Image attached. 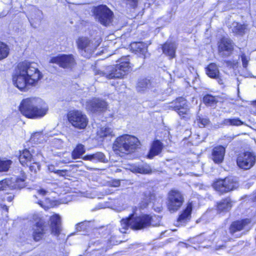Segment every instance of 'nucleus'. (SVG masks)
Wrapping results in <instances>:
<instances>
[{
    "instance_id": "obj_1",
    "label": "nucleus",
    "mask_w": 256,
    "mask_h": 256,
    "mask_svg": "<svg viewBox=\"0 0 256 256\" xmlns=\"http://www.w3.org/2000/svg\"><path fill=\"white\" fill-rule=\"evenodd\" d=\"M42 74L35 63L24 62L18 64L12 76L14 84L21 90L36 86Z\"/></svg>"
},
{
    "instance_id": "obj_2",
    "label": "nucleus",
    "mask_w": 256,
    "mask_h": 256,
    "mask_svg": "<svg viewBox=\"0 0 256 256\" xmlns=\"http://www.w3.org/2000/svg\"><path fill=\"white\" fill-rule=\"evenodd\" d=\"M152 218L149 215L144 214L137 216L134 214H131L126 218L120 220L121 227L118 230L112 228L110 232V237L108 238V242L110 245H116L122 242L117 236L118 232L126 233L129 228L134 230H142L150 226L151 224Z\"/></svg>"
},
{
    "instance_id": "obj_3",
    "label": "nucleus",
    "mask_w": 256,
    "mask_h": 256,
    "mask_svg": "<svg viewBox=\"0 0 256 256\" xmlns=\"http://www.w3.org/2000/svg\"><path fill=\"white\" fill-rule=\"evenodd\" d=\"M22 114L30 118H39L48 112L47 104L40 98H28L24 99L19 106Z\"/></svg>"
},
{
    "instance_id": "obj_4",
    "label": "nucleus",
    "mask_w": 256,
    "mask_h": 256,
    "mask_svg": "<svg viewBox=\"0 0 256 256\" xmlns=\"http://www.w3.org/2000/svg\"><path fill=\"white\" fill-rule=\"evenodd\" d=\"M129 60L128 56L122 58L118 61V64L106 66L102 70H96L95 74L108 79L122 78L130 70Z\"/></svg>"
},
{
    "instance_id": "obj_5",
    "label": "nucleus",
    "mask_w": 256,
    "mask_h": 256,
    "mask_svg": "<svg viewBox=\"0 0 256 256\" xmlns=\"http://www.w3.org/2000/svg\"><path fill=\"white\" fill-rule=\"evenodd\" d=\"M139 144L140 142L136 137L125 134L116 139L112 148L116 154L123 156L124 154L134 152Z\"/></svg>"
},
{
    "instance_id": "obj_6",
    "label": "nucleus",
    "mask_w": 256,
    "mask_h": 256,
    "mask_svg": "<svg viewBox=\"0 0 256 256\" xmlns=\"http://www.w3.org/2000/svg\"><path fill=\"white\" fill-rule=\"evenodd\" d=\"M92 11L94 18L101 24L108 26L112 23L114 13L106 5L94 6Z\"/></svg>"
},
{
    "instance_id": "obj_7",
    "label": "nucleus",
    "mask_w": 256,
    "mask_h": 256,
    "mask_svg": "<svg viewBox=\"0 0 256 256\" xmlns=\"http://www.w3.org/2000/svg\"><path fill=\"white\" fill-rule=\"evenodd\" d=\"M76 44L80 54L84 57L90 58L100 42L86 37H80L76 40Z\"/></svg>"
},
{
    "instance_id": "obj_8",
    "label": "nucleus",
    "mask_w": 256,
    "mask_h": 256,
    "mask_svg": "<svg viewBox=\"0 0 256 256\" xmlns=\"http://www.w3.org/2000/svg\"><path fill=\"white\" fill-rule=\"evenodd\" d=\"M68 119L73 126L78 129L84 128L88 123L86 116L79 110L70 111L68 114Z\"/></svg>"
},
{
    "instance_id": "obj_9",
    "label": "nucleus",
    "mask_w": 256,
    "mask_h": 256,
    "mask_svg": "<svg viewBox=\"0 0 256 256\" xmlns=\"http://www.w3.org/2000/svg\"><path fill=\"white\" fill-rule=\"evenodd\" d=\"M256 162V155L253 152H245L240 154L236 158L238 166L244 170L252 168Z\"/></svg>"
},
{
    "instance_id": "obj_10",
    "label": "nucleus",
    "mask_w": 256,
    "mask_h": 256,
    "mask_svg": "<svg viewBox=\"0 0 256 256\" xmlns=\"http://www.w3.org/2000/svg\"><path fill=\"white\" fill-rule=\"evenodd\" d=\"M50 63L58 64L64 68L72 69L76 64L75 56L72 54H60L52 57L50 60Z\"/></svg>"
},
{
    "instance_id": "obj_11",
    "label": "nucleus",
    "mask_w": 256,
    "mask_h": 256,
    "mask_svg": "<svg viewBox=\"0 0 256 256\" xmlns=\"http://www.w3.org/2000/svg\"><path fill=\"white\" fill-rule=\"evenodd\" d=\"M182 194L176 190H172L168 194L167 206L171 212H176L184 202Z\"/></svg>"
},
{
    "instance_id": "obj_12",
    "label": "nucleus",
    "mask_w": 256,
    "mask_h": 256,
    "mask_svg": "<svg viewBox=\"0 0 256 256\" xmlns=\"http://www.w3.org/2000/svg\"><path fill=\"white\" fill-rule=\"evenodd\" d=\"M174 110L176 111L182 119L185 120H189L191 116L190 108L186 100L183 98H176L174 105L172 106Z\"/></svg>"
},
{
    "instance_id": "obj_13",
    "label": "nucleus",
    "mask_w": 256,
    "mask_h": 256,
    "mask_svg": "<svg viewBox=\"0 0 256 256\" xmlns=\"http://www.w3.org/2000/svg\"><path fill=\"white\" fill-rule=\"evenodd\" d=\"M238 186V182L232 178H226L224 180H220L214 184L216 190L221 193L230 192L236 189Z\"/></svg>"
},
{
    "instance_id": "obj_14",
    "label": "nucleus",
    "mask_w": 256,
    "mask_h": 256,
    "mask_svg": "<svg viewBox=\"0 0 256 256\" xmlns=\"http://www.w3.org/2000/svg\"><path fill=\"white\" fill-rule=\"evenodd\" d=\"M234 50L232 40L228 38H222L218 43V50L219 54L222 57L230 56Z\"/></svg>"
},
{
    "instance_id": "obj_15",
    "label": "nucleus",
    "mask_w": 256,
    "mask_h": 256,
    "mask_svg": "<svg viewBox=\"0 0 256 256\" xmlns=\"http://www.w3.org/2000/svg\"><path fill=\"white\" fill-rule=\"evenodd\" d=\"M49 226L44 220L40 218L33 228V237L35 241H39L48 230Z\"/></svg>"
},
{
    "instance_id": "obj_16",
    "label": "nucleus",
    "mask_w": 256,
    "mask_h": 256,
    "mask_svg": "<svg viewBox=\"0 0 256 256\" xmlns=\"http://www.w3.org/2000/svg\"><path fill=\"white\" fill-rule=\"evenodd\" d=\"M106 102L102 100L94 98L87 102L86 108L92 112L104 111L106 108Z\"/></svg>"
},
{
    "instance_id": "obj_17",
    "label": "nucleus",
    "mask_w": 256,
    "mask_h": 256,
    "mask_svg": "<svg viewBox=\"0 0 256 256\" xmlns=\"http://www.w3.org/2000/svg\"><path fill=\"white\" fill-rule=\"evenodd\" d=\"M226 149L222 146H218L213 148L211 154V159L216 164H221L224 159Z\"/></svg>"
},
{
    "instance_id": "obj_18",
    "label": "nucleus",
    "mask_w": 256,
    "mask_h": 256,
    "mask_svg": "<svg viewBox=\"0 0 256 256\" xmlns=\"http://www.w3.org/2000/svg\"><path fill=\"white\" fill-rule=\"evenodd\" d=\"M251 222L250 219L246 218L232 222L230 227V232L234 234L236 232L240 231L248 226Z\"/></svg>"
},
{
    "instance_id": "obj_19",
    "label": "nucleus",
    "mask_w": 256,
    "mask_h": 256,
    "mask_svg": "<svg viewBox=\"0 0 256 256\" xmlns=\"http://www.w3.org/2000/svg\"><path fill=\"white\" fill-rule=\"evenodd\" d=\"M51 233L58 236L61 231V220L59 215L54 214L50 218Z\"/></svg>"
},
{
    "instance_id": "obj_20",
    "label": "nucleus",
    "mask_w": 256,
    "mask_h": 256,
    "mask_svg": "<svg viewBox=\"0 0 256 256\" xmlns=\"http://www.w3.org/2000/svg\"><path fill=\"white\" fill-rule=\"evenodd\" d=\"M192 210V202L188 204L186 208L182 212L178 218V222L183 225L190 221L191 218V214Z\"/></svg>"
},
{
    "instance_id": "obj_21",
    "label": "nucleus",
    "mask_w": 256,
    "mask_h": 256,
    "mask_svg": "<svg viewBox=\"0 0 256 256\" xmlns=\"http://www.w3.org/2000/svg\"><path fill=\"white\" fill-rule=\"evenodd\" d=\"M177 48V44L174 42H166L162 46V51L170 59L176 56V51Z\"/></svg>"
},
{
    "instance_id": "obj_22",
    "label": "nucleus",
    "mask_w": 256,
    "mask_h": 256,
    "mask_svg": "<svg viewBox=\"0 0 256 256\" xmlns=\"http://www.w3.org/2000/svg\"><path fill=\"white\" fill-rule=\"evenodd\" d=\"M82 159L94 162H100L106 163L108 162L105 155L102 152H97L92 154H87L84 156Z\"/></svg>"
},
{
    "instance_id": "obj_23",
    "label": "nucleus",
    "mask_w": 256,
    "mask_h": 256,
    "mask_svg": "<svg viewBox=\"0 0 256 256\" xmlns=\"http://www.w3.org/2000/svg\"><path fill=\"white\" fill-rule=\"evenodd\" d=\"M19 160L22 166H29V164L31 162L34 161L32 154L29 150L26 149L24 150L22 152H20Z\"/></svg>"
},
{
    "instance_id": "obj_24",
    "label": "nucleus",
    "mask_w": 256,
    "mask_h": 256,
    "mask_svg": "<svg viewBox=\"0 0 256 256\" xmlns=\"http://www.w3.org/2000/svg\"><path fill=\"white\" fill-rule=\"evenodd\" d=\"M232 206V201L230 198H226L217 203V209L220 212H227Z\"/></svg>"
},
{
    "instance_id": "obj_25",
    "label": "nucleus",
    "mask_w": 256,
    "mask_h": 256,
    "mask_svg": "<svg viewBox=\"0 0 256 256\" xmlns=\"http://www.w3.org/2000/svg\"><path fill=\"white\" fill-rule=\"evenodd\" d=\"M130 170L133 172L142 174H148L152 172L150 166L146 164L131 166Z\"/></svg>"
},
{
    "instance_id": "obj_26",
    "label": "nucleus",
    "mask_w": 256,
    "mask_h": 256,
    "mask_svg": "<svg viewBox=\"0 0 256 256\" xmlns=\"http://www.w3.org/2000/svg\"><path fill=\"white\" fill-rule=\"evenodd\" d=\"M162 148V144L161 142L158 140L154 141L148 154V158H152L154 156L158 155L161 152Z\"/></svg>"
},
{
    "instance_id": "obj_27",
    "label": "nucleus",
    "mask_w": 256,
    "mask_h": 256,
    "mask_svg": "<svg viewBox=\"0 0 256 256\" xmlns=\"http://www.w3.org/2000/svg\"><path fill=\"white\" fill-rule=\"evenodd\" d=\"M248 30V25L246 24H241L237 22H234L232 24V32L240 36L244 35Z\"/></svg>"
},
{
    "instance_id": "obj_28",
    "label": "nucleus",
    "mask_w": 256,
    "mask_h": 256,
    "mask_svg": "<svg viewBox=\"0 0 256 256\" xmlns=\"http://www.w3.org/2000/svg\"><path fill=\"white\" fill-rule=\"evenodd\" d=\"M132 48L136 52L144 56V58H146L147 46L145 44L142 42H134L132 44Z\"/></svg>"
},
{
    "instance_id": "obj_29",
    "label": "nucleus",
    "mask_w": 256,
    "mask_h": 256,
    "mask_svg": "<svg viewBox=\"0 0 256 256\" xmlns=\"http://www.w3.org/2000/svg\"><path fill=\"white\" fill-rule=\"evenodd\" d=\"M206 73L211 78H218L220 72L218 66L215 64L212 63L206 68Z\"/></svg>"
},
{
    "instance_id": "obj_30",
    "label": "nucleus",
    "mask_w": 256,
    "mask_h": 256,
    "mask_svg": "<svg viewBox=\"0 0 256 256\" xmlns=\"http://www.w3.org/2000/svg\"><path fill=\"white\" fill-rule=\"evenodd\" d=\"M151 87V82L150 80L142 78L138 80L136 90L139 92H144Z\"/></svg>"
},
{
    "instance_id": "obj_31",
    "label": "nucleus",
    "mask_w": 256,
    "mask_h": 256,
    "mask_svg": "<svg viewBox=\"0 0 256 256\" xmlns=\"http://www.w3.org/2000/svg\"><path fill=\"white\" fill-rule=\"evenodd\" d=\"M86 152L84 146L82 144H78L72 153V156L73 159L79 158Z\"/></svg>"
},
{
    "instance_id": "obj_32",
    "label": "nucleus",
    "mask_w": 256,
    "mask_h": 256,
    "mask_svg": "<svg viewBox=\"0 0 256 256\" xmlns=\"http://www.w3.org/2000/svg\"><path fill=\"white\" fill-rule=\"evenodd\" d=\"M218 102L217 98L211 94H207L203 98V102L208 106L214 107Z\"/></svg>"
},
{
    "instance_id": "obj_33",
    "label": "nucleus",
    "mask_w": 256,
    "mask_h": 256,
    "mask_svg": "<svg viewBox=\"0 0 256 256\" xmlns=\"http://www.w3.org/2000/svg\"><path fill=\"white\" fill-rule=\"evenodd\" d=\"M222 124L226 126H240L244 124V122L239 118H225Z\"/></svg>"
},
{
    "instance_id": "obj_34",
    "label": "nucleus",
    "mask_w": 256,
    "mask_h": 256,
    "mask_svg": "<svg viewBox=\"0 0 256 256\" xmlns=\"http://www.w3.org/2000/svg\"><path fill=\"white\" fill-rule=\"evenodd\" d=\"M15 188V184H13L10 179L6 178L0 182V190H6Z\"/></svg>"
},
{
    "instance_id": "obj_35",
    "label": "nucleus",
    "mask_w": 256,
    "mask_h": 256,
    "mask_svg": "<svg viewBox=\"0 0 256 256\" xmlns=\"http://www.w3.org/2000/svg\"><path fill=\"white\" fill-rule=\"evenodd\" d=\"M98 134L101 138L112 136H114L112 130L108 127H102L98 132Z\"/></svg>"
},
{
    "instance_id": "obj_36",
    "label": "nucleus",
    "mask_w": 256,
    "mask_h": 256,
    "mask_svg": "<svg viewBox=\"0 0 256 256\" xmlns=\"http://www.w3.org/2000/svg\"><path fill=\"white\" fill-rule=\"evenodd\" d=\"M9 54V48L4 43L0 42V60L6 58Z\"/></svg>"
},
{
    "instance_id": "obj_37",
    "label": "nucleus",
    "mask_w": 256,
    "mask_h": 256,
    "mask_svg": "<svg viewBox=\"0 0 256 256\" xmlns=\"http://www.w3.org/2000/svg\"><path fill=\"white\" fill-rule=\"evenodd\" d=\"M142 202L140 203V207L142 208H146L150 202L151 196L150 192H145L142 194Z\"/></svg>"
},
{
    "instance_id": "obj_38",
    "label": "nucleus",
    "mask_w": 256,
    "mask_h": 256,
    "mask_svg": "<svg viewBox=\"0 0 256 256\" xmlns=\"http://www.w3.org/2000/svg\"><path fill=\"white\" fill-rule=\"evenodd\" d=\"M12 164V162L10 160H0V172L8 171Z\"/></svg>"
},
{
    "instance_id": "obj_39",
    "label": "nucleus",
    "mask_w": 256,
    "mask_h": 256,
    "mask_svg": "<svg viewBox=\"0 0 256 256\" xmlns=\"http://www.w3.org/2000/svg\"><path fill=\"white\" fill-rule=\"evenodd\" d=\"M48 170L49 172H54L58 175L61 176H66L67 170H56L55 168V166L54 165H50L48 166Z\"/></svg>"
},
{
    "instance_id": "obj_40",
    "label": "nucleus",
    "mask_w": 256,
    "mask_h": 256,
    "mask_svg": "<svg viewBox=\"0 0 256 256\" xmlns=\"http://www.w3.org/2000/svg\"><path fill=\"white\" fill-rule=\"evenodd\" d=\"M90 222L84 221L78 224L76 228L78 232L84 231L90 228Z\"/></svg>"
},
{
    "instance_id": "obj_41",
    "label": "nucleus",
    "mask_w": 256,
    "mask_h": 256,
    "mask_svg": "<svg viewBox=\"0 0 256 256\" xmlns=\"http://www.w3.org/2000/svg\"><path fill=\"white\" fill-rule=\"evenodd\" d=\"M196 120L198 121V125L200 128L205 127L210 123V120L208 118L198 116Z\"/></svg>"
},
{
    "instance_id": "obj_42",
    "label": "nucleus",
    "mask_w": 256,
    "mask_h": 256,
    "mask_svg": "<svg viewBox=\"0 0 256 256\" xmlns=\"http://www.w3.org/2000/svg\"><path fill=\"white\" fill-rule=\"evenodd\" d=\"M240 52L242 66L246 68L248 66L250 58L246 56L244 52L241 50V48H240Z\"/></svg>"
},
{
    "instance_id": "obj_43",
    "label": "nucleus",
    "mask_w": 256,
    "mask_h": 256,
    "mask_svg": "<svg viewBox=\"0 0 256 256\" xmlns=\"http://www.w3.org/2000/svg\"><path fill=\"white\" fill-rule=\"evenodd\" d=\"M32 162V163L31 162L30 164H29V168L31 172H33L36 173L38 170H40V166L39 163L36 162L34 161Z\"/></svg>"
},
{
    "instance_id": "obj_44",
    "label": "nucleus",
    "mask_w": 256,
    "mask_h": 256,
    "mask_svg": "<svg viewBox=\"0 0 256 256\" xmlns=\"http://www.w3.org/2000/svg\"><path fill=\"white\" fill-rule=\"evenodd\" d=\"M108 185L111 187H118L120 184L119 180H112L107 182Z\"/></svg>"
},
{
    "instance_id": "obj_45",
    "label": "nucleus",
    "mask_w": 256,
    "mask_h": 256,
    "mask_svg": "<svg viewBox=\"0 0 256 256\" xmlns=\"http://www.w3.org/2000/svg\"><path fill=\"white\" fill-rule=\"evenodd\" d=\"M124 2L130 7L135 8L138 6V0H124Z\"/></svg>"
},
{
    "instance_id": "obj_46",
    "label": "nucleus",
    "mask_w": 256,
    "mask_h": 256,
    "mask_svg": "<svg viewBox=\"0 0 256 256\" xmlns=\"http://www.w3.org/2000/svg\"><path fill=\"white\" fill-rule=\"evenodd\" d=\"M36 14H38V18H37V21L38 22H40V21H41V20L42 18V17L40 16V14H42V11H40V10H37L36 11Z\"/></svg>"
},
{
    "instance_id": "obj_47",
    "label": "nucleus",
    "mask_w": 256,
    "mask_h": 256,
    "mask_svg": "<svg viewBox=\"0 0 256 256\" xmlns=\"http://www.w3.org/2000/svg\"><path fill=\"white\" fill-rule=\"evenodd\" d=\"M38 192L40 194L44 196L46 194L47 192L44 189H40L38 190Z\"/></svg>"
},
{
    "instance_id": "obj_48",
    "label": "nucleus",
    "mask_w": 256,
    "mask_h": 256,
    "mask_svg": "<svg viewBox=\"0 0 256 256\" xmlns=\"http://www.w3.org/2000/svg\"><path fill=\"white\" fill-rule=\"evenodd\" d=\"M250 198L252 199V200L253 202H256V192L254 193L252 196V197Z\"/></svg>"
},
{
    "instance_id": "obj_49",
    "label": "nucleus",
    "mask_w": 256,
    "mask_h": 256,
    "mask_svg": "<svg viewBox=\"0 0 256 256\" xmlns=\"http://www.w3.org/2000/svg\"><path fill=\"white\" fill-rule=\"evenodd\" d=\"M32 20H29V21H30V24H31V26H32V27H34V28H36V24H35L34 22L32 21Z\"/></svg>"
},
{
    "instance_id": "obj_50",
    "label": "nucleus",
    "mask_w": 256,
    "mask_h": 256,
    "mask_svg": "<svg viewBox=\"0 0 256 256\" xmlns=\"http://www.w3.org/2000/svg\"><path fill=\"white\" fill-rule=\"evenodd\" d=\"M40 134H41L40 132H36L32 136L31 138L32 140L34 139L36 136H40Z\"/></svg>"
},
{
    "instance_id": "obj_51",
    "label": "nucleus",
    "mask_w": 256,
    "mask_h": 256,
    "mask_svg": "<svg viewBox=\"0 0 256 256\" xmlns=\"http://www.w3.org/2000/svg\"><path fill=\"white\" fill-rule=\"evenodd\" d=\"M2 208L6 212L8 210V207L6 205H2Z\"/></svg>"
},
{
    "instance_id": "obj_52",
    "label": "nucleus",
    "mask_w": 256,
    "mask_h": 256,
    "mask_svg": "<svg viewBox=\"0 0 256 256\" xmlns=\"http://www.w3.org/2000/svg\"><path fill=\"white\" fill-rule=\"evenodd\" d=\"M226 65L229 66L232 64V62L230 61H226Z\"/></svg>"
},
{
    "instance_id": "obj_53",
    "label": "nucleus",
    "mask_w": 256,
    "mask_h": 256,
    "mask_svg": "<svg viewBox=\"0 0 256 256\" xmlns=\"http://www.w3.org/2000/svg\"><path fill=\"white\" fill-rule=\"evenodd\" d=\"M38 204L42 206V201H38V202H36Z\"/></svg>"
},
{
    "instance_id": "obj_54",
    "label": "nucleus",
    "mask_w": 256,
    "mask_h": 256,
    "mask_svg": "<svg viewBox=\"0 0 256 256\" xmlns=\"http://www.w3.org/2000/svg\"><path fill=\"white\" fill-rule=\"evenodd\" d=\"M8 201L10 202V201L12 200V197H11V196H8Z\"/></svg>"
},
{
    "instance_id": "obj_55",
    "label": "nucleus",
    "mask_w": 256,
    "mask_h": 256,
    "mask_svg": "<svg viewBox=\"0 0 256 256\" xmlns=\"http://www.w3.org/2000/svg\"><path fill=\"white\" fill-rule=\"evenodd\" d=\"M222 82V80H220L218 81V82L220 84H222V82Z\"/></svg>"
},
{
    "instance_id": "obj_56",
    "label": "nucleus",
    "mask_w": 256,
    "mask_h": 256,
    "mask_svg": "<svg viewBox=\"0 0 256 256\" xmlns=\"http://www.w3.org/2000/svg\"><path fill=\"white\" fill-rule=\"evenodd\" d=\"M33 197L35 198H37V196L36 195H34Z\"/></svg>"
},
{
    "instance_id": "obj_57",
    "label": "nucleus",
    "mask_w": 256,
    "mask_h": 256,
    "mask_svg": "<svg viewBox=\"0 0 256 256\" xmlns=\"http://www.w3.org/2000/svg\"><path fill=\"white\" fill-rule=\"evenodd\" d=\"M250 228V227H248V226H247V227H246V228Z\"/></svg>"
},
{
    "instance_id": "obj_58",
    "label": "nucleus",
    "mask_w": 256,
    "mask_h": 256,
    "mask_svg": "<svg viewBox=\"0 0 256 256\" xmlns=\"http://www.w3.org/2000/svg\"><path fill=\"white\" fill-rule=\"evenodd\" d=\"M24 178H23V179L22 180V181H24Z\"/></svg>"
}]
</instances>
